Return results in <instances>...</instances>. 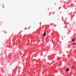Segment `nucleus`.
<instances>
[{
    "mask_svg": "<svg viewBox=\"0 0 76 76\" xmlns=\"http://www.w3.org/2000/svg\"><path fill=\"white\" fill-rule=\"evenodd\" d=\"M66 71H67L68 72V71H69V68H67L66 69Z\"/></svg>",
    "mask_w": 76,
    "mask_h": 76,
    "instance_id": "f257e3e1",
    "label": "nucleus"
},
{
    "mask_svg": "<svg viewBox=\"0 0 76 76\" xmlns=\"http://www.w3.org/2000/svg\"><path fill=\"white\" fill-rule=\"evenodd\" d=\"M43 35H44V37H45V35H46V33L45 32L44 34H43Z\"/></svg>",
    "mask_w": 76,
    "mask_h": 76,
    "instance_id": "f03ea898",
    "label": "nucleus"
},
{
    "mask_svg": "<svg viewBox=\"0 0 76 76\" xmlns=\"http://www.w3.org/2000/svg\"><path fill=\"white\" fill-rule=\"evenodd\" d=\"M75 41V39H72V41Z\"/></svg>",
    "mask_w": 76,
    "mask_h": 76,
    "instance_id": "7ed1b4c3",
    "label": "nucleus"
},
{
    "mask_svg": "<svg viewBox=\"0 0 76 76\" xmlns=\"http://www.w3.org/2000/svg\"><path fill=\"white\" fill-rule=\"evenodd\" d=\"M72 44H73V45H76V43H73Z\"/></svg>",
    "mask_w": 76,
    "mask_h": 76,
    "instance_id": "20e7f679",
    "label": "nucleus"
},
{
    "mask_svg": "<svg viewBox=\"0 0 76 76\" xmlns=\"http://www.w3.org/2000/svg\"><path fill=\"white\" fill-rule=\"evenodd\" d=\"M54 42V40H53L52 41V42Z\"/></svg>",
    "mask_w": 76,
    "mask_h": 76,
    "instance_id": "39448f33",
    "label": "nucleus"
},
{
    "mask_svg": "<svg viewBox=\"0 0 76 76\" xmlns=\"http://www.w3.org/2000/svg\"><path fill=\"white\" fill-rule=\"evenodd\" d=\"M73 69H74L75 68V66H73L72 67Z\"/></svg>",
    "mask_w": 76,
    "mask_h": 76,
    "instance_id": "423d86ee",
    "label": "nucleus"
},
{
    "mask_svg": "<svg viewBox=\"0 0 76 76\" xmlns=\"http://www.w3.org/2000/svg\"><path fill=\"white\" fill-rule=\"evenodd\" d=\"M60 8H59V9H60Z\"/></svg>",
    "mask_w": 76,
    "mask_h": 76,
    "instance_id": "0eeeda50",
    "label": "nucleus"
}]
</instances>
